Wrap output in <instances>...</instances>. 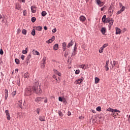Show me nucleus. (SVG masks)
<instances>
[{
	"label": "nucleus",
	"mask_w": 130,
	"mask_h": 130,
	"mask_svg": "<svg viewBox=\"0 0 130 130\" xmlns=\"http://www.w3.org/2000/svg\"><path fill=\"white\" fill-rule=\"evenodd\" d=\"M54 73L55 75H57L58 76H59V77H60V76H61V74L56 70H54Z\"/></svg>",
	"instance_id": "obj_16"
},
{
	"label": "nucleus",
	"mask_w": 130,
	"mask_h": 130,
	"mask_svg": "<svg viewBox=\"0 0 130 130\" xmlns=\"http://www.w3.org/2000/svg\"><path fill=\"white\" fill-rule=\"evenodd\" d=\"M45 103H47V99L46 98L45 100H44Z\"/></svg>",
	"instance_id": "obj_59"
},
{
	"label": "nucleus",
	"mask_w": 130,
	"mask_h": 130,
	"mask_svg": "<svg viewBox=\"0 0 130 130\" xmlns=\"http://www.w3.org/2000/svg\"><path fill=\"white\" fill-rule=\"evenodd\" d=\"M68 55H69V52L66 51V52H64V56L65 57H68Z\"/></svg>",
	"instance_id": "obj_37"
},
{
	"label": "nucleus",
	"mask_w": 130,
	"mask_h": 130,
	"mask_svg": "<svg viewBox=\"0 0 130 130\" xmlns=\"http://www.w3.org/2000/svg\"><path fill=\"white\" fill-rule=\"evenodd\" d=\"M5 100H7L8 99V96H9V94H5Z\"/></svg>",
	"instance_id": "obj_52"
},
{
	"label": "nucleus",
	"mask_w": 130,
	"mask_h": 130,
	"mask_svg": "<svg viewBox=\"0 0 130 130\" xmlns=\"http://www.w3.org/2000/svg\"><path fill=\"white\" fill-rule=\"evenodd\" d=\"M35 29L36 30H37V31H41V30H42V26H35Z\"/></svg>",
	"instance_id": "obj_17"
},
{
	"label": "nucleus",
	"mask_w": 130,
	"mask_h": 130,
	"mask_svg": "<svg viewBox=\"0 0 130 130\" xmlns=\"http://www.w3.org/2000/svg\"><path fill=\"white\" fill-rule=\"evenodd\" d=\"M107 111H110L111 112H114V109L109 108L107 110Z\"/></svg>",
	"instance_id": "obj_31"
},
{
	"label": "nucleus",
	"mask_w": 130,
	"mask_h": 130,
	"mask_svg": "<svg viewBox=\"0 0 130 130\" xmlns=\"http://www.w3.org/2000/svg\"><path fill=\"white\" fill-rule=\"evenodd\" d=\"M118 114L117 113H115V112H112V116H113V117H115V116H116V115H117Z\"/></svg>",
	"instance_id": "obj_29"
},
{
	"label": "nucleus",
	"mask_w": 130,
	"mask_h": 130,
	"mask_svg": "<svg viewBox=\"0 0 130 130\" xmlns=\"http://www.w3.org/2000/svg\"><path fill=\"white\" fill-rule=\"evenodd\" d=\"M42 99H44V98H37L35 99V101H36V102H37V103H39V102H40V101H42Z\"/></svg>",
	"instance_id": "obj_12"
},
{
	"label": "nucleus",
	"mask_w": 130,
	"mask_h": 130,
	"mask_svg": "<svg viewBox=\"0 0 130 130\" xmlns=\"http://www.w3.org/2000/svg\"><path fill=\"white\" fill-rule=\"evenodd\" d=\"M31 11L32 13H36L37 11V7L35 6H32L31 7Z\"/></svg>",
	"instance_id": "obj_8"
},
{
	"label": "nucleus",
	"mask_w": 130,
	"mask_h": 130,
	"mask_svg": "<svg viewBox=\"0 0 130 130\" xmlns=\"http://www.w3.org/2000/svg\"><path fill=\"white\" fill-rule=\"evenodd\" d=\"M15 61L17 64H19L20 63V60L18 59H15Z\"/></svg>",
	"instance_id": "obj_34"
},
{
	"label": "nucleus",
	"mask_w": 130,
	"mask_h": 130,
	"mask_svg": "<svg viewBox=\"0 0 130 130\" xmlns=\"http://www.w3.org/2000/svg\"><path fill=\"white\" fill-rule=\"evenodd\" d=\"M110 64L112 66V68H111V70H112L113 69V68H114V67H115L116 68H118L119 66H118V63L117 62V61H113V62L111 61Z\"/></svg>",
	"instance_id": "obj_3"
},
{
	"label": "nucleus",
	"mask_w": 130,
	"mask_h": 130,
	"mask_svg": "<svg viewBox=\"0 0 130 130\" xmlns=\"http://www.w3.org/2000/svg\"><path fill=\"white\" fill-rule=\"evenodd\" d=\"M96 3H97L98 5H99V6H100V7H102V6H103V5H104V3L102 2H101L100 0H96Z\"/></svg>",
	"instance_id": "obj_14"
},
{
	"label": "nucleus",
	"mask_w": 130,
	"mask_h": 130,
	"mask_svg": "<svg viewBox=\"0 0 130 130\" xmlns=\"http://www.w3.org/2000/svg\"><path fill=\"white\" fill-rule=\"evenodd\" d=\"M31 20V22H32V23H34L35 21H36V18L32 17Z\"/></svg>",
	"instance_id": "obj_39"
},
{
	"label": "nucleus",
	"mask_w": 130,
	"mask_h": 130,
	"mask_svg": "<svg viewBox=\"0 0 130 130\" xmlns=\"http://www.w3.org/2000/svg\"><path fill=\"white\" fill-rule=\"evenodd\" d=\"M105 8H106V7L104 6V7H103L101 9V10L104 11V10H105Z\"/></svg>",
	"instance_id": "obj_56"
},
{
	"label": "nucleus",
	"mask_w": 130,
	"mask_h": 130,
	"mask_svg": "<svg viewBox=\"0 0 130 130\" xmlns=\"http://www.w3.org/2000/svg\"><path fill=\"white\" fill-rule=\"evenodd\" d=\"M32 52L34 54H36L37 55H40V53L38 51H35V50H33Z\"/></svg>",
	"instance_id": "obj_23"
},
{
	"label": "nucleus",
	"mask_w": 130,
	"mask_h": 130,
	"mask_svg": "<svg viewBox=\"0 0 130 130\" xmlns=\"http://www.w3.org/2000/svg\"><path fill=\"white\" fill-rule=\"evenodd\" d=\"M30 58H31V54H29L27 57H26V62H27V63H28L29 62V60H30Z\"/></svg>",
	"instance_id": "obj_20"
},
{
	"label": "nucleus",
	"mask_w": 130,
	"mask_h": 130,
	"mask_svg": "<svg viewBox=\"0 0 130 130\" xmlns=\"http://www.w3.org/2000/svg\"><path fill=\"white\" fill-rule=\"evenodd\" d=\"M27 52H28V48H26L25 50H22V53H23V54H26Z\"/></svg>",
	"instance_id": "obj_24"
},
{
	"label": "nucleus",
	"mask_w": 130,
	"mask_h": 130,
	"mask_svg": "<svg viewBox=\"0 0 130 130\" xmlns=\"http://www.w3.org/2000/svg\"><path fill=\"white\" fill-rule=\"evenodd\" d=\"M125 9V8L124 7H122V8L121 9L120 11L122 12H123V11H124V9Z\"/></svg>",
	"instance_id": "obj_50"
},
{
	"label": "nucleus",
	"mask_w": 130,
	"mask_h": 130,
	"mask_svg": "<svg viewBox=\"0 0 130 130\" xmlns=\"http://www.w3.org/2000/svg\"><path fill=\"white\" fill-rule=\"evenodd\" d=\"M114 112H118L119 113H120V111L118 110L117 109H114Z\"/></svg>",
	"instance_id": "obj_44"
},
{
	"label": "nucleus",
	"mask_w": 130,
	"mask_h": 130,
	"mask_svg": "<svg viewBox=\"0 0 130 130\" xmlns=\"http://www.w3.org/2000/svg\"><path fill=\"white\" fill-rule=\"evenodd\" d=\"M36 112L37 113H38V114H39V112H40V109H37L36 110Z\"/></svg>",
	"instance_id": "obj_49"
},
{
	"label": "nucleus",
	"mask_w": 130,
	"mask_h": 130,
	"mask_svg": "<svg viewBox=\"0 0 130 130\" xmlns=\"http://www.w3.org/2000/svg\"><path fill=\"white\" fill-rule=\"evenodd\" d=\"M96 111L99 112L101 111V107L100 106L96 108Z\"/></svg>",
	"instance_id": "obj_38"
},
{
	"label": "nucleus",
	"mask_w": 130,
	"mask_h": 130,
	"mask_svg": "<svg viewBox=\"0 0 130 130\" xmlns=\"http://www.w3.org/2000/svg\"><path fill=\"white\" fill-rule=\"evenodd\" d=\"M47 43H51L52 42H53V41H52V40H51V39H49V40L46 41Z\"/></svg>",
	"instance_id": "obj_36"
},
{
	"label": "nucleus",
	"mask_w": 130,
	"mask_h": 130,
	"mask_svg": "<svg viewBox=\"0 0 130 130\" xmlns=\"http://www.w3.org/2000/svg\"><path fill=\"white\" fill-rule=\"evenodd\" d=\"M58 114H59V116L60 117H62V113L60 111H59L58 112Z\"/></svg>",
	"instance_id": "obj_40"
},
{
	"label": "nucleus",
	"mask_w": 130,
	"mask_h": 130,
	"mask_svg": "<svg viewBox=\"0 0 130 130\" xmlns=\"http://www.w3.org/2000/svg\"><path fill=\"white\" fill-rule=\"evenodd\" d=\"M58 99L59 101H60V102H62V98H61V97H59Z\"/></svg>",
	"instance_id": "obj_53"
},
{
	"label": "nucleus",
	"mask_w": 130,
	"mask_h": 130,
	"mask_svg": "<svg viewBox=\"0 0 130 130\" xmlns=\"http://www.w3.org/2000/svg\"><path fill=\"white\" fill-rule=\"evenodd\" d=\"M104 50V49L102 47H101L100 50H99L100 53H102V52H103Z\"/></svg>",
	"instance_id": "obj_35"
},
{
	"label": "nucleus",
	"mask_w": 130,
	"mask_h": 130,
	"mask_svg": "<svg viewBox=\"0 0 130 130\" xmlns=\"http://www.w3.org/2000/svg\"><path fill=\"white\" fill-rule=\"evenodd\" d=\"M121 30L118 27H116V35L120 34Z\"/></svg>",
	"instance_id": "obj_18"
},
{
	"label": "nucleus",
	"mask_w": 130,
	"mask_h": 130,
	"mask_svg": "<svg viewBox=\"0 0 130 130\" xmlns=\"http://www.w3.org/2000/svg\"><path fill=\"white\" fill-rule=\"evenodd\" d=\"M76 46V45L75 44L74 47V49L72 53L71 56H75L76 55V51H77V47Z\"/></svg>",
	"instance_id": "obj_11"
},
{
	"label": "nucleus",
	"mask_w": 130,
	"mask_h": 130,
	"mask_svg": "<svg viewBox=\"0 0 130 130\" xmlns=\"http://www.w3.org/2000/svg\"><path fill=\"white\" fill-rule=\"evenodd\" d=\"M18 105H19V106H20V107L21 108H22V107H23V103H22V101H19L18 102Z\"/></svg>",
	"instance_id": "obj_25"
},
{
	"label": "nucleus",
	"mask_w": 130,
	"mask_h": 130,
	"mask_svg": "<svg viewBox=\"0 0 130 130\" xmlns=\"http://www.w3.org/2000/svg\"><path fill=\"white\" fill-rule=\"evenodd\" d=\"M108 63H109V60L106 61V65L105 66L106 72L109 70V68H108Z\"/></svg>",
	"instance_id": "obj_13"
},
{
	"label": "nucleus",
	"mask_w": 130,
	"mask_h": 130,
	"mask_svg": "<svg viewBox=\"0 0 130 130\" xmlns=\"http://www.w3.org/2000/svg\"><path fill=\"white\" fill-rule=\"evenodd\" d=\"M17 94V91H15L12 92V96H15Z\"/></svg>",
	"instance_id": "obj_48"
},
{
	"label": "nucleus",
	"mask_w": 130,
	"mask_h": 130,
	"mask_svg": "<svg viewBox=\"0 0 130 130\" xmlns=\"http://www.w3.org/2000/svg\"><path fill=\"white\" fill-rule=\"evenodd\" d=\"M122 12L121 11H118L117 12V15H119V14H120L121 13H122Z\"/></svg>",
	"instance_id": "obj_58"
},
{
	"label": "nucleus",
	"mask_w": 130,
	"mask_h": 130,
	"mask_svg": "<svg viewBox=\"0 0 130 130\" xmlns=\"http://www.w3.org/2000/svg\"><path fill=\"white\" fill-rule=\"evenodd\" d=\"M39 120L41 121H45V117H44V116H41L39 118Z\"/></svg>",
	"instance_id": "obj_22"
},
{
	"label": "nucleus",
	"mask_w": 130,
	"mask_h": 130,
	"mask_svg": "<svg viewBox=\"0 0 130 130\" xmlns=\"http://www.w3.org/2000/svg\"><path fill=\"white\" fill-rule=\"evenodd\" d=\"M45 61H46V58L44 57L42 60L41 68L42 69H44L45 67Z\"/></svg>",
	"instance_id": "obj_5"
},
{
	"label": "nucleus",
	"mask_w": 130,
	"mask_h": 130,
	"mask_svg": "<svg viewBox=\"0 0 130 130\" xmlns=\"http://www.w3.org/2000/svg\"><path fill=\"white\" fill-rule=\"evenodd\" d=\"M99 81H100V79H99L98 77L95 78V84H98V83H99Z\"/></svg>",
	"instance_id": "obj_28"
},
{
	"label": "nucleus",
	"mask_w": 130,
	"mask_h": 130,
	"mask_svg": "<svg viewBox=\"0 0 130 130\" xmlns=\"http://www.w3.org/2000/svg\"><path fill=\"white\" fill-rule=\"evenodd\" d=\"M72 114L71 113V112L70 111L68 112V116H70V115H71Z\"/></svg>",
	"instance_id": "obj_62"
},
{
	"label": "nucleus",
	"mask_w": 130,
	"mask_h": 130,
	"mask_svg": "<svg viewBox=\"0 0 130 130\" xmlns=\"http://www.w3.org/2000/svg\"><path fill=\"white\" fill-rule=\"evenodd\" d=\"M102 21L103 23H105V24H106L107 23H109V27L111 28V26L113 25V19L110 18V17H108L106 18V15H104L102 18Z\"/></svg>",
	"instance_id": "obj_2"
},
{
	"label": "nucleus",
	"mask_w": 130,
	"mask_h": 130,
	"mask_svg": "<svg viewBox=\"0 0 130 130\" xmlns=\"http://www.w3.org/2000/svg\"><path fill=\"white\" fill-rule=\"evenodd\" d=\"M112 9H113V6H111L109 9V12H110V13H111V10H112Z\"/></svg>",
	"instance_id": "obj_41"
},
{
	"label": "nucleus",
	"mask_w": 130,
	"mask_h": 130,
	"mask_svg": "<svg viewBox=\"0 0 130 130\" xmlns=\"http://www.w3.org/2000/svg\"><path fill=\"white\" fill-rule=\"evenodd\" d=\"M73 42H72V41H71L70 43H69L68 45H67V47L68 48H70V47H71V46H73Z\"/></svg>",
	"instance_id": "obj_26"
},
{
	"label": "nucleus",
	"mask_w": 130,
	"mask_h": 130,
	"mask_svg": "<svg viewBox=\"0 0 130 130\" xmlns=\"http://www.w3.org/2000/svg\"><path fill=\"white\" fill-rule=\"evenodd\" d=\"M78 68L85 70L86 69H89V65L88 64H79Z\"/></svg>",
	"instance_id": "obj_4"
},
{
	"label": "nucleus",
	"mask_w": 130,
	"mask_h": 130,
	"mask_svg": "<svg viewBox=\"0 0 130 130\" xmlns=\"http://www.w3.org/2000/svg\"><path fill=\"white\" fill-rule=\"evenodd\" d=\"M23 16H26V11H23Z\"/></svg>",
	"instance_id": "obj_60"
},
{
	"label": "nucleus",
	"mask_w": 130,
	"mask_h": 130,
	"mask_svg": "<svg viewBox=\"0 0 130 130\" xmlns=\"http://www.w3.org/2000/svg\"><path fill=\"white\" fill-rule=\"evenodd\" d=\"M17 33L19 34L20 33H21V29L20 28H18L17 29Z\"/></svg>",
	"instance_id": "obj_54"
},
{
	"label": "nucleus",
	"mask_w": 130,
	"mask_h": 130,
	"mask_svg": "<svg viewBox=\"0 0 130 130\" xmlns=\"http://www.w3.org/2000/svg\"><path fill=\"white\" fill-rule=\"evenodd\" d=\"M0 54L1 55H3V54H4V51L2 49L0 50Z\"/></svg>",
	"instance_id": "obj_45"
},
{
	"label": "nucleus",
	"mask_w": 130,
	"mask_h": 130,
	"mask_svg": "<svg viewBox=\"0 0 130 130\" xmlns=\"http://www.w3.org/2000/svg\"><path fill=\"white\" fill-rule=\"evenodd\" d=\"M5 95H9V91H8V89H5Z\"/></svg>",
	"instance_id": "obj_42"
},
{
	"label": "nucleus",
	"mask_w": 130,
	"mask_h": 130,
	"mask_svg": "<svg viewBox=\"0 0 130 130\" xmlns=\"http://www.w3.org/2000/svg\"><path fill=\"white\" fill-rule=\"evenodd\" d=\"M107 47V44H104L102 47L104 49V48H105V47Z\"/></svg>",
	"instance_id": "obj_51"
},
{
	"label": "nucleus",
	"mask_w": 130,
	"mask_h": 130,
	"mask_svg": "<svg viewBox=\"0 0 130 130\" xmlns=\"http://www.w3.org/2000/svg\"><path fill=\"white\" fill-rule=\"evenodd\" d=\"M44 30H47V26H44Z\"/></svg>",
	"instance_id": "obj_61"
},
{
	"label": "nucleus",
	"mask_w": 130,
	"mask_h": 130,
	"mask_svg": "<svg viewBox=\"0 0 130 130\" xmlns=\"http://www.w3.org/2000/svg\"><path fill=\"white\" fill-rule=\"evenodd\" d=\"M32 92L36 94H41L42 90L40 89L39 86V81H36L34 82V85L32 86H28L25 89V95L30 96L32 95Z\"/></svg>",
	"instance_id": "obj_1"
},
{
	"label": "nucleus",
	"mask_w": 130,
	"mask_h": 130,
	"mask_svg": "<svg viewBox=\"0 0 130 130\" xmlns=\"http://www.w3.org/2000/svg\"><path fill=\"white\" fill-rule=\"evenodd\" d=\"M101 32L102 34L105 35L106 33V28L105 27H102L101 29Z\"/></svg>",
	"instance_id": "obj_19"
},
{
	"label": "nucleus",
	"mask_w": 130,
	"mask_h": 130,
	"mask_svg": "<svg viewBox=\"0 0 130 130\" xmlns=\"http://www.w3.org/2000/svg\"><path fill=\"white\" fill-rule=\"evenodd\" d=\"M75 74L76 75H79L80 74V70H77L75 71Z\"/></svg>",
	"instance_id": "obj_43"
},
{
	"label": "nucleus",
	"mask_w": 130,
	"mask_h": 130,
	"mask_svg": "<svg viewBox=\"0 0 130 130\" xmlns=\"http://www.w3.org/2000/svg\"><path fill=\"white\" fill-rule=\"evenodd\" d=\"M66 49H67V43L64 42L62 43L63 51H65Z\"/></svg>",
	"instance_id": "obj_15"
},
{
	"label": "nucleus",
	"mask_w": 130,
	"mask_h": 130,
	"mask_svg": "<svg viewBox=\"0 0 130 130\" xmlns=\"http://www.w3.org/2000/svg\"><path fill=\"white\" fill-rule=\"evenodd\" d=\"M83 81H84V78L81 77V78H79L75 81V84L80 85V84H81V83H82Z\"/></svg>",
	"instance_id": "obj_6"
},
{
	"label": "nucleus",
	"mask_w": 130,
	"mask_h": 130,
	"mask_svg": "<svg viewBox=\"0 0 130 130\" xmlns=\"http://www.w3.org/2000/svg\"><path fill=\"white\" fill-rule=\"evenodd\" d=\"M54 39H55V37L54 36H53L51 39L53 41H54Z\"/></svg>",
	"instance_id": "obj_57"
},
{
	"label": "nucleus",
	"mask_w": 130,
	"mask_h": 130,
	"mask_svg": "<svg viewBox=\"0 0 130 130\" xmlns=\"http://www.w3.org/2000/svg\"><path fill=\"white\" fill-rule=\"evenodd\" d=\"M23 78L24 79H29V78H30V74L28 72H26L23 75Z\"/></svg>",
	"instance_id": "obj_10"
},
{
	"label": "nucleus",
	"mask_w": 130,
	"mask_h": 130,
	"mask_svg": "<svg viewBox=\"0 0 130 130\" xmlns=\"http://www.w3.org/2000/svg\"><path fill=\"white\" fill-rule=\"evenodd\" d=\"M5 113L6 115V118H7V120H11V116L10 115V113L9 112V110H6Z\"/></svg>",
	"instance_id": "obj_7"
},
{
	"label": "nucleus",
	"mask_w": 130,
	"mask_h": 130,
	"mask_svg": "<svg viewBox=\"0 0 130 130\" xmlns=\"http://www.w3.org/2000/svg\"><path fill=\"white\" fill-rule=\"evenodd\" d=\"M22 33L23 35H26V34H27V30H26V29H22Z\"/></svg>",
	"instance_id": "obj_32"
},
{
	"label": "nucleus",
	"mask_w": 130,
	"mask_h": 130,
	"mask_svg": "<svg viewBox=\"0 0 130 130\" xmlns=\"http://www.w3.org/2000/svg\"><path fill=\"white\" fill-rule=\"evenodd\" d=\"M83 118V116L79 117V119H82Z\"/></svg>",
	"instance_id": "obj_64"
},
{
	"label": "nucleus",
	"mask_w": 130,
	"mask_h": 130,
	"mask_svg": "<svg viewBox=\"0 0 130 130\" xmlns=\"http://www.w3.org/2000/svg\"><path fill=\"white\" fill-rule=\"evenodd\" d=\"M16 83L18 85V86H21V83H20V78L17 79Z\"/></svg>",
	"instance_id": "obj_27"
},
{
	"label": "nucleus",
	"mask_w": 130,
	"mask_h": 130,
	"mask_svg": "<svg viewBox=\"0 0 130 130\" xmlns=\"http://www.w3.org/2000/svg\"><path fill=\"white\" fill-rule=\"evenodd\" d=\"M79 19L81 22H86V18L85 16L81 15L79 17Z\"/></svg>",
	"instance_id": "obj_9"
},
{
	"label": "nucleus",
	"mask_w": 130,
	"mask_h": 130,
	"mask_svg": "<svg viewBox=\"0 0 130 130\" xmlns=\"http://www.w3.org/2000/svg\"><path fill=\"white\" fill-rule=\"evenodd\" d=\"M46 12H45V11H43L42 12V16H43V17H45V16H46Z\"/></svg>",
	"instance_id": "obj_33"
},
{
	"label": "nucleus",
	"mask_w": 130,
	"mask_h": 130,
	"mask_svg": "<svg viewBox=\"0 0 130 130\" xmlns=\"http://www.w3.org/2000/svg\"><path fill=\"white\" fill-rule=\"evenodd\" d=\"M53 79H55L56 80V81H58V80L57 79V78H56V76H55V75H54L53 76Z\"/></svg>",
	"instance_id": "obj_47"
},
{
	"label": "nucleus",
	"mask_w": 130,
	"mask_h": 130,
	"mask_svg": "<svg viewBox=\"0 0 130 130\" xmlns=\"http://www.w3.org/2000/svg\"><path fill=\"white\" fill-rule=\"evenodd\" d=\"M31 35H32V36H35V35H36V31H35V29H33L32 30Z\"/></svg>",
	"instance_id": "obj_30"
},
{
	"label": "nucleus",
	"mask_w": 130,
	"mask_h": 130,
	"mask_svg": "<svg viewBox=\"0 0 130 130\" xmlns=\"http://www.w3.org/2000/svg\"><path fill=\"white\" fill-rule=\"evenodd\" d=\"M53 49L54 50H57V49H58V45L57 44H56L54 45Z\"/></svg>",
	"instance_id": "obj_21"
},
{
	"label": "nucleus",
	"mask_w": 130,
	"mask_h": 130,
	"mask_svg": "<svg viewBox=\"0 0 130 130\" xmlns=\"http://www.w3.org/2000/svg\"><path fill=\"white\" fill-rule=\"evenodd\" d=\"M52 32L53 33H55V32H56V28L53 29Z\"/></svg>",
	"instance_id": "obj_55"
},
{
	"label": "nucleus",
	"mask_w": 130,
	"mask_h": 130,
	"mask_svg": "<svg viewBox=\"0 0 130 130\" xmlns=\"http://www.w3.org/2000/svg\"><path fill=\"white\" fill-rule=\"evenodd\" d=\"M18 71H19V69H15V73H18Z\"/></svg>",
	"instance_id": "obj_63"
},
{
	"label": "nucleus",
	"mask_w": 130,
	"mask_h": 130,
	"mask_svg": "<svg viewBox=\"0 0 130 130\" xmlns=\"http://www.w3.org/2000/svg\"><path fill=\"white\" fill-rule=\"evenodd\" d=\"M20 58H21V59H22V60H24V59H25V56L24 55H22Z\"/></svg>",
	"instance_id": "obj_46"
}]
</instances>
